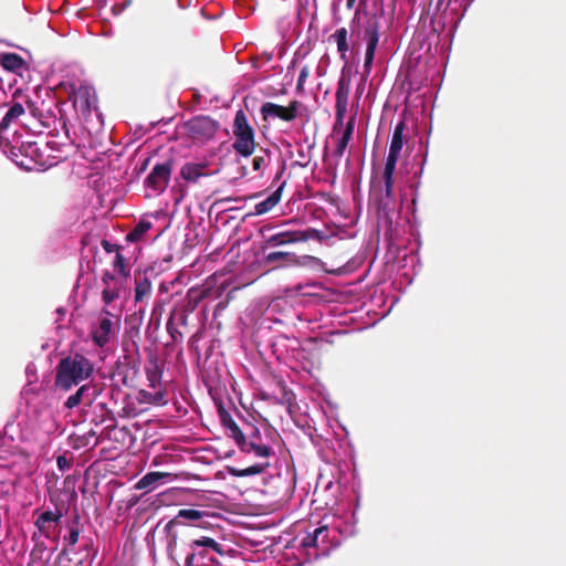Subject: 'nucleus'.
I'll return each instance as SVG.
<instances>
[{"label": "nucleus", "instance_id": "5fc2aeb1", "mask_svg": "<svg viewBox=\"0 0 566 566\" xmlns=\"http://www.w3.org/2000/svg\"><path fill=\"white\" fill-rule=\"evenodd\" d=\"M202 566H220V562L218 558L213 557V556H209L208 557V563L207 564H202Z\"/></svg>", "mask_w": 566, "mask_h": 566}, {"label": "nucleus", "instance_id": "c03bdc74", "mask_svg": "<svg viewBox=\"0 0 566 566\" xmlns=\"http://www.w3.org/2000/svg\"><path fill=\"white\" fill-rule=\"evenodd\" d=\"M56 464L61 471H66L71 468L72 462L65 455H59L56 459Z\"/></svg>", "mask_w": 566, "mask_h": 566}, {"label": "nucleus", "instance_id": "473e14b6", "mask_svg": "<svg viewBox=\"0 0 566 566\" xmlns=\"http://www.w3.org/2000/svg\"><path fill=\"white\" fill-rule=\"evenodd\" d=\"M44 547L33 549L28 566H49V557H44Z\"/></svg>", "mask_w": 566, "mask_h": 566}, {"label": "nucleus", "instance_id": "1a4fd4ad", "mask_svg": "<svg viewBox=\"0 0 566 566\" xmlns=\"http://www.w3.org/2000/svg\"><path fill=\"white\" fill-rule=\"evenodd\" d=\"M350 93V78L342 74L337 82L335 93V122L333 125V133H338L344 127V118L347 112L348 97Z\"/></svg>", "mask_w": 566, "mask_h": 566}, {"label": "nucleus", "instance_id": "7ed1b4c3", "mask_svg": "<svg viewBox=\"0 0 566 566\" xmlns=\"http://www.w3.org/2000/svg\"><path fill=\"white\" fill-rule=\"evenodd\" d=\"M398 157L387 156L385 168L382 171V179L385 184L384 192L377 199V210L384 217H388L389 211L394 209L395 198L392 193L394 187V172Z\"/></svg>", "mask_w": 566, "mask_h": 566}, {"label": "nucleus", "instance_id": "7c9ffc66", "mask_svg": "<svg viewBox=\"0 0 566 566\" xmlns=\"http://www.w3.org/2000/svg\"><path fill=\"white\" fill-rule=\"evenodd\" d=\"M146 376L151 388H156L158 385H160L163 370L159 367L157 360L150 361L146 367Z\"/></svg>", "mask_w": 566, "mask_h": 566}, {"label": "nucleus", "instance_id": "0eeeda50", "mask_svg": "<svg viewBox=\"0 0 566 566\" xmlns=\"http://www.w3.org/2000/svg\"><path fill=\"white\" fill-rule=\"evenodd\" d=\"M118 328V318L104 308L98 324L92 328V339L98 347L106 346Z\"/></svg>", "mask_w": 566, "mask_h": 566}, {"label": "nucleus", "instance_id": "9d476101", "mask_svg": "<svg viewBox=\"0 0 566 566\" xmlns=\"http://www.w3.org/2000/svg\"><path fill=\"white\" fill-rule=\"evenodd\" d=\"M302 103L294 99L287 106H282L272 102H266L261 106L260 113L264 122L279 118L283 122H292L297 118Z\"/></svg>", "mask_w": 566, "mask_h": 566}, {"label": "nucleus", "instance_id": "c85d7f7f", "mask_svg": "<svg viewBox=\"0 0 566 566\" xmlns=\"http://www.w3.org/2000/svg\"><path fill=\"white\" fill-rule=\"evenodd\" d=\"M347 29L346 28H339L337 29L332 35L331 39H333L337 44V51L340 54V57L343 60H346V53L348 51V43H347Z\"/></svg>", "mask_w": 566, "mask_h": 566}, {"label": "nucleus", "instance_id": "79ce46f5", "mask_svg": "<svg viewBox=\"0 0 566 566\" xmlns=\"http://www.w3.org/2000/svg\"><path fill=\"white\" fill-rule=\"evenodd\" d=\"M151 405L164 406L167 403L166 395L163 390H158L153 392V397L150 400Z\"/></svg>", "mask_w": 566, "mask_h": 566}, {"label": "nucleus", "instance_id": "e2e57ef3", "mask_svg": "<svg viewBox=\"0 0 566 566\" xmlns=\"http://www.w3.org/2000/svg\"><path fill=\"white\" fill-rule=\"evenodd\" d=\"M361 2H365L366 0H360Z\"/></svg>", "mask_w": 566, "mask_h": 566}, {"label": "nucleus", "instance_id": "4468645a", "mask_svg": "<svg viewBox=\"0 0 566 566\" xmlns=\"http://www.w3.org/2000/svg\"><path fill=\"white\" fill-rule=\"evenodd\" d=\"M73 93L74 106L78 107L83 116H88L93 109L97 108V96L93 87L81 84Z\"/></svg>", "mask_w": 566, "mask_h": 566}, {"label": "nucleus", "instance_id": "3c124183", "mask_svg": "<svg viewBox=\"0 0 566 566\" xmlns=\"http://www.w3.org/2000/svg\"><path fill=\"white\" fill-rule=\"evenodd\" d=\"M196 558V554H193L191 551L185 558V566H202L195 563Z\"/></svg>", "mask_w": 566, "mask_h": 566}, {"label": "nucleus", "instance_id": "393cba45", "mask_svg": "<svg viewBox=\"0 0 566 566\" xmlns=\"http://www.w3.org/2000/svg\"><path fill=\"white\" fill-rule=\"evenodd\" d=\"M406 128V124L403 120H400L394 129L392 138L389 146V153L388 156L398 157L400 155V151L402 149L403 145V132Z\"/></svg>", "mask_w": 566, "mask_h": 566}, {"label": "nucleus", "instance_id": "4be33fe9", "mask_svg": "<svg viewBox=\"0 0 566 566\" xmlns=\"http://www.w3.org/2000/svg\"><path fill=\"white\" fill-rule=\"evenodd\" d=\"M240 450L244 453L253 452L256 457L260 458H269L272 454V449L266 444H261L258 441L254 440H247V438H243V442H240L238 444Z\"/></svg>", "mask_w": 566, "mask_h": 566}, {"label": "nucleus", "instance_id": "dca6fc26", "mask_svg": "<svg viewBox=\"0 0 566 566\" xmlns=\"http://www.w3.org/2000/svg\"><path fill=\"white\" fill-rule=\"evenodd\" d=\"M71 554L73 557H70L69 562L73 564L72 566H91L96 555L93 539L84 538L80 548L76 551L74 547V553Z\"/></svg>", "mask_w": 566, "mask_h": 566}, {"label": "nucleus", "instance_id": "423d86ee", "mask_svg": "<svg viewBox=\"0 0 566 566\" xmlns=\"http://www.w3.org/2000/svg\"><path fill=\"white\" fill-rule=\"evenodd\" d=\"M185 127L193 140L206 142L214 137L220 125L211 117L200 115L189 119Z\"/></svg>", "mask_w": 566, "mask_h": 566}, {"label": "nucleus", "instance_id": "aec40b11", "mask_svg": "<svg viewBox=\"0 0 566 566\" xmlns=\"http://www.w3.org/2000/svg\"><path fill=\"white\" fill-rule=\"evenodd\" d=\"M285 182H283L275 191H273L266 199L260 201L254 206L255 216L265 214L271 211L281 200L282 190L284 188Z\"/></svg>", "mask_w": 566, "mask_h": 566}, {"label": "nucleus", "instance_id": "ddd939ff", "mask_svg": "<svg viewBox=\"0 0 566 566\" xmlns=\"http://www.w3.org/2000/svg\"><path fill=\"white\" fill-rule=\"evenodd\" d=\"M62 516L63 514L60 510L56 512L48 510L38 515L34 525L45 538H54Z\"/></svg>", "mask_w": 566, "mask_h": 566}, {"label": "nucleus", "instance_id": "6ab92c4d", "mask_svg": "<svg viewBox=\"0 0 566 566\" xmlns=\"http://www.w3.org/2000/svg\"><path fill=\"white\" fill-rule=\"evenodd\" d=\"M208 164L206 161L201 163H186L180 170V176L190 182H197L198 179L202 176H207L206 169Z\"/></svg>", "mask_w": 566, "mask_h": 566}, {"label": "nucleus", "instance_id": "cd10ccee", "mask_svg": "<svg viewBox=\"0 0 566 566\" xmlns=\"http://www.w3.org/2000/svg\"><path fill=\"white\" fill-rule=\"evenodd\" d=\"M23 114L24 107L22 104L18 102L13 103L0 122V132L6 130L11 125V123L15 122Z\"/></svg>", "mask_w": 566, "mask_h": 566}, {"label": "nucleus", "instance_id": "09e8293b", "mask_svg": "<svg viewBox=\"0 0 566 566\" xmlns=\"http://www.w3.org/2000/svg\"><path fill=\"white\" fill-rule=\"evenodd\" d=\"M167 332L174 340H177V335L181 336L178 329L174 326L172 318H170L167 323Z\"/></svg>", "mask_w": 566, "mask_h": 566}, {"label": "nucleus", "instance_id": "58836bf2", "mask_svg": "<svg viewBox=\"0 0 566 566\" xmlns=\"http://www.w3.org/2000/svg\"><path fill=\"white\" fill-rule=\"evenodd\" d=\"M119 297V289L117 286L104 287L102 292V300L106 305Z\"/></svg>", "mask_w": 566, "mask_h": 566}, {"label": "nucleus", "instance_id": "9b49d317", "mask_svg": "<svg viewBox=\"0 0 566 566\" xmlns=\"http://www.w3.org/2000/svg\"><path fill=\"white\" fill-rule=\"evenodd\" d=\"M167 541V553L171 559H175V553L179 537L189 539V535H193L196 527H192L182 521L170 520L164 527Z\"/></svg>", "mask_w": 566, "mask_h": 566}, {"label": "nucleus", "instance_id": "f3484780", "mask_svg": "<svg viewBox=\"0 0 566 566\" xmlns=\"http://www.w3.org/2000/svg\"><path fill=\"white\" fill-rule=\"evenodd\" d=\"M218 416L221 424L229 431L228 436L232 438L237 444L243 442V438L245 437L244 433L233 420L230 412L222 405L218 406Z\"/></svg>", "mask_w": 566, "mask_h": 566}, {"label": "nucleus", "instance_id": "20e7f679", "mask_svg": "<svg viewBox=\"0 0 566 566\" xmlns=\"http://www.w3.org/2000/svg\"><path fill=\"white\" fill-rule=\"evenodd\" d=\"M310 239H322V232L319 230L310 228L306 230L296 231H282L274 233L265 239L263 249L276 248L284 244L305 242Z\"/></svg>", "mask_w": 566, "mask_h": 566}, {"label": "nucleus", "instance_id": "37998d69", "mask_svg": "<svg viewBox=\"0 0 566 566\" xmlns=\"http://www.w3.org/2000/svg\"><path fill=\"white\" fill-rule=\"evenodd\" d=\"M355 122H356V114H354L349 117L342 134L348 135L349 137H352L353 133H354V128H355Z\"/></svg>", "mask_w": 566, "mask_h": 566}, {"label": "nucleus", "instance_id": "13d9d810", "mask_svg": "<svg viewBox=\"0 0 566 566\" xmlns=\"http://www.w3.org/2000/svg\"><path fill=\"white\" fill-rule=\"evenodd\" d=\"M283 396H284V398H285L287 401H290V400H291V398H290V392H287V391L285 390V388H283Z\"/></svg>", "mask_w": 566, "mask_h": 566}, {"label": "nucleus", "instance_id": "72a5a7b5", "mask_svg": "<svg viewBox=\"0 0 566 566\" xmlns=\"http://www.w3.org/2000/svg\"><path fill=\"white\" fill-rule=\"evenodd\" d=\"M270 150L261 148L259 154L253 158L252 166L255 171H260L270 163Z\"/></svg>", "mask_w": 566, "mask_h": 566}, {"label": "nucleus", "instance_id": "e433bc0d", "mask_svg": "<svg viewBox=\"0 0 566 566\" xmlns=\"http://www.w3.org/2000/svg\"><path fill=\"white\" fill-rule=\"evenodd\" d=\"M113 266L123 277L127 279L129 276V270L126 269L125 258L120 251H117Z\"/></svg>", "mask_w": 566, "mask_h": 566}, {"label": "nucleus", "instance_id": "a18cd8bd", "mask_svg": "<svg viewBox=\"0 0 566 566\" xmlns=\"http://www.w3.org/2000/svg\"><path fill=\"white\" fill-rule=\"evenodd\" d=\"M103 249L107 252V253H112V252H116L120 250V247L118 244H113L111 243L108 240L106 239H103L102 242H101Z\"/></svg>", "mask_w": 566, "mask_h": 566}, {"label": "nucleus", "instance_id": "b1692460", "mask_svg": "<svg viewBox=\"0 0 566 566\" xmlns=\"http://www.w3.org/2000/svg\"><path fill=\"white\" fill-rule=\"evenodd\" d=\"M0 65L7 71L19 73L25 61L17 53H0Z\"/></svg>", "mask_w": 566, "mask_h": 566}, {"label": "nucleus", "instance_id": "49530a36", "mask_svg": "<svg viewBox=\"0 0 566 566\" xmlns=\"http://www.w3.org/2000/svg\"><path fill=\"white\" fill-rule=\"evenodd\" d=\"M102 283L105 285V287H113L112 283H117L116 277L111 272L106 271L102 276Z\"/></svg>", "mask_w": 566, "mask_h": 566}, {"label": "nucleus", "instance_id": "39448f33", "mask_svg": "<svg viewBox=\"0 0 566 566\" xmlns=\"http://www.w3.org/2000/svg\"><path fill=\"white\" fill-rule=\"evenodd\" d=\"M140 359L133 355H124L115 364L113 376L126 387H135L138 382Z\"/></svg>", "mask_w": 566, "mask_h": 566}, {"label": "nucleus", "instance_id": "bf43d9fd", "mask_svg": "<svg viewBox=\"0 0 566 566\" xmlns=\"http://www.w3.org/2000/svg\"><path fill=\"white\" fill-rule=\"evenodd\" d=\"M260 195H261L260 192H255V193L250 195L247 199H255V198H258Z\"/></svg>", "mask_w": 566, "mask_h": 566}, {"label": "nucleus", "instance_id": "2f4dec72", "mask_svg": "<svg viewBox=\"0 0 566 566\" xmlns=\"http://www.w3.org/2000/svg\"><path fill=\"white\" fill-rule=\"evenodd\" d=\"M151 229V222L140 220L135 228L126 235L128 242H138L143 235Z\"/></svg>", "mask_w": 566, "mask_h": 566}, {"label": "nucleus", "instance_id": "de8ad7c7", "mask_svg": "<svg viewBox=\"0 0 566 566\" xmlns=\"http://www.w3.org/2000/svg\"><path fill=\"white\" fill-rule=\"evenodd\" d=\"M153 397V392H149L145 389L139 390L138 392V401L142 403H148L151 405L150 400Z\"/></svg>", "mask_w": 566, "mask_h": 566}, {"label": "nucleus", "instance_id": "a19ab883", "mask_svg": "<svg viewBox=\"0 0 566 566\" xmlns=\"http://www.w3.org/2000/svg\"><path fill=\"white\" fill-rule=\"evenodd\" d=\"M308 76H310V69H308V66L305 65L302 67L298 78H297L296 90L298 93H302L304 91V84Z\"/></svg>", "mask_w": 566, "mask_h": 566}, {"label": "nucleus", "instance_id": "f704fd0d", "mask_svg": "<svg viewBox=\"0 0 566 566\" xmlns=\"http://www.w3.org/2000/svg\"><path fill=\"white\" fill-rule=\"evenodd\" d=\"M205 515V512L195 510V509H181L178 511L177 515L172 520L181 521V518L185 520H191V521H198L202 518Z\"/></svg>", "mask_w": 566, "mask_h": 566}, {"label": "nucleus", "instance_id": "8fccbe9b", "mask_svg": "<svg viewBox=\"0 0 566 566\" xmlns=\"http://www.w3.org/2000/svg\"><path fill=\"white\" fill-rule=\"evenodd\" d=\"M209 549L210 548H191L192 553L196 554V557H199L201 559H205L209 557Z\"/></svg>", "mask_w": 566, "mask_h": 566}, {"label": "nucleus", "instance_id": "f257e3e1", "mask_svg": "<svg viewBox=\"0 0 566 566\" xmlns=\"http://www.w3.org/2000/svg\"><path fill=\"white\" fill-rule=\"evenodd\" d=\"M93 373V364L82 354L70 355L62 358L56 366L55 386L62 390H70L73 386L87 379Z\"/></svg>", "mask_w": 566, "mask_h": 566}, {"label": "nucleus", "instance_id": "c9c22d12", "mask_svg": "<svg viewBox=\"0 0 566 566\" xmlns=\"http://www.w3.org/2000/svg\"><path fill=\"white\" fill-rule=\"evenodd\" d=\"M80 389H86L83 395V399L84 403L87 406L92 405L101 392L99 388L96 385L91 384L83 385L80 387Z\"/></svg>", "mask_w": 566, "mask_h": 566}, {"label": "nucleus", "instance_id": "f8f14e48", "mask_svg": "<svg viewBox=\"0 0 566 566\" xmlns=\"http://www.w3.org/2000/svg\"><path fill=\"white\" fill-rule=\"evenodd\" d=\"M172 168V159H167L164 163L156 164L146 177L145 186L154 191L163 192L169 184Z\"/></svg>", "mask_w": 566, "mask_h": 566}, {"label": "nucleus", "instance_id": "603ef678", "mask_svg": "<svg viewBox=\"0 0 566 566\" xmlns=\"http://www.w3.org/2000/svg\"><path fill=\"white\" fill-rule=\"evenodd\" d=\"M126 9V4H122V3H116L112 7V12L115 14V15H119L120 13L124 12V10Z\"/></svg>", "mask_w": 566, "mask_h": 566}, {"label": "nucleus", "instance_id": "680f3d73", "mask_svg": "<svg viewBox=\"0 0 566 566\" xmlns=\"http://www.w3.org/2000/svg\"><path fill=\"white\" fill-rule=\"evenodd\" d=\"M324 534H319V541L323 543Z\"/></svg>", "mask_w": 566, "mask_h": 566}, {"label": "nucleus", "instance_id": "864d4df0", "mask_svg": "<svg viewBox=\"0 0 566 566\" xmlns=\"http://www.w3.org/2000/svg\"><path fill=\"white\" fill-rule=\"evenodd\" d=\"M249 438H250V440H254V441H258V442H259V440H261V433H260L259 429L254 427V428H253V431H252V433L249 436Z\"/></svg>", "mask_w": 566, "mask_h": 566}, {"label": "nucleus", "instance_id": "bb28decb", "mask_svg": "<svg viewBox=\"0 0 566 566\" xmlns=\"http://www.w3.org/2000/svg\"><path fill=\"white\" fill-rule=\"evenodd\" d=\"M268 465H269L268 463L266 464L258 463V464H253L251 467H248L245 469H238V468H234V467H227V471H228V473L231 476L244 478V476H251V475L261 474L265 470V468Z\"/></svg>", "mask_w": 566, "mask_h": 566}, {"label": "nucleus", "instance_id": "c756f323", "mask_svg": "<svg viewBox=\"0 0 566 566\" xmlns=\"http://www.w3.org/2000/svg\"><path fill=\"white\" fill-rule=\"evenodd\" d=\"M319 534H324L323 544L327 542L328 527L326 525L315 528L313 533H308L302 541L305 547H315L319 542Z\"/></svg>", "mask_w": 566, "mask_h": 566}, {"label": "nucleus", "instance_id": "052dcab7", "mask_svg": "<svg viewBox=\"0 0 566 566\" xmlns=\"http://www.w3.org/2000/svg\"><path fill=\"white\" fill-rule=\"evenodd\" d=\"M130 3H132V0H125L122 4H126V8H127L128 6H130Z\"/></svg>", "mask_w": 566, "mask_h": 566}, {"label": "nucleus", "instance_id": "412c9836", "mask_svg": "<svg viewBox=\"0 0 566 566\" xmlns=\"http://www.w3.org/2000/svg\"><path fill=\"white\" fill-rule=\"evenodd\" d=\"M171 473L166 472H148L146 473L137 483V490H153L156 485H158L165 479L171 478Z\"/></svg>", "mask_w": 566, "mask_h": 566}, {"label": "nucleus", "instance_id": "a211bd4d", "mask_svg": "<svg viewBox=\"0 0 566 566\" xmlns=\"http://www.w3.org/2000/svg\"><path fill=\"white\" fill-rule=\"evenodd\" d=\"M197 532L198 530L196 528L193 535H189L190 548H210L220 556L224 555L223 546L220 543L210 536L198 535Z\"/></svg>", "mask_w": 566, "mask_h": 566}, {"label": "nucleus", "instance_id": "2eb2a0df", "mask_svg": "<svg viewBox=\"0 0 566 566\" xmlns=\"http://www.w3.org/2000/svg\"><path fill=\"white\" fill-rule=\"evenodd\" d=\"M268 264L277 263V266H304L308 261L315 260L313 256L296 255L293 252L287 251H274L270 252L264 258Z\"/></svg>", "mask_w": 566, "mask_h": 566}, {"label": "nucleus", "instance_id": "f03ea898", "mask_svg": "<svg viewBox=\"0 0 566 566\" xmlns=\"http://www.w3.org/2000/svg\"><path fill=\"white\" fill-rule=\"evenodd\" d=\"M233 149L243 157L251 156L256 147L253 127L248 123L245 113L239 109L233 122Z\"/></svg>", "mask_w": 566, "mask_h": 566}, {"label": "nucleus", "instance_id": "6e6552de", "mask_svg": "<svg viewBox=\"0 0 566 566\" xmlns=\"http://www.w3.org/2000/svg\"><path fill=\"white\" fill-rule=\"evenodd\" d=\"M380 22L379 18L371 15L364 28V40L366 41V53L364 62V72L369 74L375 57V52L379 42Z\"/></svg>", "mask_w": 566, "mask_h": 566}, {"label": "nucleus", "instance_id": "a878e982", "mask_svg": "<svg viewBox=\"0 0 566 566\" xmlns=\"http://www.w3.org/2000/svg\"><path fill=\"white\" fill-rule=\"evenodd\" d=\"M63 539L65 545L62 548L61 553L59 554L57 559H61L62 557L70 555V553H74V547L80 541V530L76 523L70 526V532L67 535L63 537Z\"/></svg>", "mask_w": 566, "mask_h": 566}, {"label": "nucleus", "instance_id": "4c0bfd02", "mask_svg": "<svg viewBox=\"0 0 566 566\" xmlns=\"http://www.w3.org/2000/svg\"><path fill=\"white\" fill-rule=\"evenodd\" d=\"M85 390H86V389H80V388H78V389L75 391V394L71 395V396L66 399V401H65L64 406H65L67 409H73V408L77 407L80 403H82V402L84 403L83 395H84Z\"/></svg>", "mask_w": 566, "mask_h": 566}, {"label": "nucleus", "instance_id": "ea45409f", "mask_svg": "<svg viewBox=\"0 0 566 566\" xmlns=\"http://www.w3.org/2000/svg\"><path fill=\"white\" fill-rule=\"evenodd\" d=\"M350 139L352 137L348 135L342 134V137L337 140L336 147L333 151L335 157L340 158L344 155Z\"/></svg>", "mask_w": 566, "mask_h": 566}, {"label": "nucleus", "instance_id": "6e6d98bb", "mask_svg": "<svg viewBox=\"0 0 566 566\" xmlns=\"http://www.w3.org/2000/svg\"><path fill=\"white\" fill-rule=\"evenodd\" d=\"M159 291L163 293H167L169 291V286L165 282H163L159 286Z\"/></svg>", "mask_w": 566, "mask_h": 566}, {"label": "nucleus", "instance_id": "5701e85b", "mask_svg": "<svg viewBox=\"0 0 566 566\" xmlns=\"http://www.w3.org/2000/svg\"><path fill=\"white\" fill-rule=\"evenodd\" d=\"M151 294V282L146 275L140 273L135 274V302H143L148 298Z\"/></svg>", "mask_w": 566, "mask_h": 566}, {"label": "nucleus", "instance_id": "4d7b16f0", "mask_svg": "<svg viewBox=\"0 0 566 566\" xmlns=\"http://www.w3.org/2000/svg\"><path fill=\"white\" fill-rule=\"evenodd\" d=\"M355 3H356V0H347L346 1L347 9H353Z\"/></svg>", "mask_w": 566, "mask_h": 566}]
</instances>
